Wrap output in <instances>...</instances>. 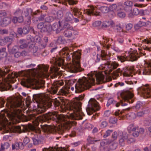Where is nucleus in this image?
<instances>
[{
  "mask_svg": "<svg viewBox=\"0 0 151 151\" xmlns=\"http://www.w3.org/2000/svg\"><path fill=\"white\" fill-rule=\"evenodd\" d=\"M129 109H123L122 111L118 110L115 112L114 113L115 115L116 116H118L119 117H120V119L123 117L124 116L129 115L128 111Z\"/></svg>",
  "mask_w": 151,
  "mask_h": 151,
  "instance_id": "22",
  "label": "nucleus"
},
{
  "mask_svg": "<svg viewBox=\"0 0 151 151\" xmlns=\"http://www.w3.org/2000/svg\"><path fill=\"white\" fill-rule=\"evenodd\" d=\"M117 15L120 18H123L125 17L126 14L123 11H119V10L117 12Z\"/></svg>",
  "mask_w": 151,
  "mask_h": 151,
  "instance_id": "47",
  "label": "nucleus"
},
{
  "mask_svg": "<svg viewBox=\"0 0 151 151\" xmlns=\"http://www.w3.org/2000/svg\"><path fill=\"white\" fill-rule=\"evenodd\" d=\"M18 142H16L14 144L12 145V149L13 150L16 149V150H18Z\"/></svg>",
  "mask_w": 151,
  "mask_h": 151,
  "instance_id": "63",
  "label": "nucleus"
},
{
  "mask_svg": "<svg viewBox=\"0 0 151 151\" xmlns=\"http://www.w3.org/2000/svg\"><path fill=\"white\" fill-rule=\"evenodd\" d=\"M96 9L97 8L96 7H94L92 6L91 7L90 9L87 10L86 13L88 15L92 14L95 15H100V13L96 11Z\"/></svg>",
  "mask_w": 151,
  "mask_h": 151,
  "instance_id": "26",
  "label": "nucleus"
},
{
  "mask_svg": "<svg viewBox=\"0 0 151 151\" xmlns=\"http://www.w3.org/2000/svg\"><path fill=\"white\" fill-rule=\"evenodd\" d=\"M69 88L63 87L59 91V93L60 95H66L69 93Z\"/></svg>",
  "mask_w": 151,
  "mask_h": 151,
  "instance_id": "36",
  "label": "nucleus"
},
{
  "mask_svg": "<svg viewBox=\"0 0 151 151\" xmlns=\"http://www.w3.org/2000/svg\"><path fill=\"white\" fill-rule=\"evenodd\" d=\"M11 18L10 17H6L4 18L1 22L3 26H6L10 23Z\"/></svg>",
  "mask_w": 151,
  "mask_h": 151,
  "instance_id": "29",
  "label": "nucleus"
},
{
  "mask_svg": "<svg viewBox=\"0 0 151 151\" xmlns=\"http://www.w3.org/2000/svg\"><path fill=\"white\" fill-rule=\"evenodd\" d=\"M64 60L60 57L53 58L52 61H51L50 62H52L53 64L50 67V70L52 75L51 77L53 78L58 77H60L62 75V72L59 70V67L63 66V63Z\"/></svg>",
  "mask_w": 151,
  "mask_h": 151,
  "instance_id": "8",
  "label": "nucleus"
},
{
  "mask_svg": "<svg viewBox=\"0 0 151 151\" xmlns=\"http://www.w3.org/2000/svg\"><path fill=\"white\" fill-rule=\"evenodd\" d=\"M52 18L48 15H46V17L45 18V21L46 22H52Z\"/></svg>",
  "mask_w": 151,
  "mask_h": 151,
  "instance_id": "53",
  "label": "nucleus"
},
{
  "mask_svg": "<svg viewBox=\"0 0 151 151\" xmlns=\"http://www.w3.org/2000/svg\"><path fill=\"white\" fill-rule=\"evenodd\" d=\"M32 111L29 110V109L28 110L26 111L27 114L28 115L26 117V121H28L31 119H35L36 120V117L35 116L36 115L35 114H29L30 113H32Z\"/></svg>",
  "mask_w": 151,
  "mask_h": 151,
  "instance_id": "25",
  "label": "nucleus"
},
{
  "mask_svg": "<svg viewBox=\"0 0 151 151\" xmlns=\"http://www.w3.org/2000/svg\"><path fill=\"white\" fill-rule=\"evenodd\" d=\"M99 109L98 103L96 100L94 99H91L88 102V107L86 108V111L88 115H91L93 112Z\"/></svg>",
  "mask_w": 151,
  "mask_h": 151,
  "instance_id": "12",
  "label": "nucleus"
},
{
  "mask_svg": "<svg viewBox=\"0 0 151 151\" xmlns=\"http://www.w3.org/2000/svg\"><path fill=\"white\" fill-rule=\"evenodd\" d=\"M45 24L43 22H41L37 25V27L38 29H41L42 32L43 31V28H44Z\"/></svg>",
  "mask_w": 151,
  "mask_h": 151,
  "instance_id": "46",
  "label": "nucleus"
},
{
  "mask_svg": "<svg viewBox=\"0 0 151 151\" xmlns=\"http://www.w3.org/2000/svg\"><path fill=\"white\" fill-rule=\"evenodd\" d=\"M20 76L19 73H12L10 74H9L8 77L4 78L0 83V91H2L10 89L12 87L11 83L14 82L12 79Z\"/></svg>",
  "mask_w": 151,
  "mask_h": 151,
  "instance_id": "9",
  "label": "nucleus"
},
{
  "mask_svg": "<svg viewBox=\"0 0 151 151\" xmlns=\"http://www.w3.org/2000/svg\"><path fill=\"white\" fill-rule=\"evenodd\" d=\"M4 39L6 44L8 42H11L13 40V39L10 36L6 37L4 38Z\"/></svg>",
  "mask_w": 151,
  "mask_h": 151,
  "instance_id": "50",
  "label": "nucleus"
},
{
  "mask_svg": "<svg viewBox=\"0 0 151 151\" xmlns=\"http://www.w3.org/2000/svg\"><path fill=\"white\" fill-rule=\"evenodd\" d=\"M118 134L116 132H114L112 134V138L114 140H116L117 138Z\"/></svg>",
  "mask_w": 151,
  "mask_h": 151,
  "instance_id": "62",
  "label": "nucleus"
},
{
  "mask_svg": "<svg viewBox=\"0 0 151 151\" xmlns=\"http://www.w3.org/2000/svg\"><path fill=\"white\" fill-rule=\"evenodd\" d=\"M52 31V26L49 24H45L44 28H43V32H47L50 33Z\"/></svg>",
  "mask_w": 151,
  "mask_h": 151,
  "instance_id": "35",
  "label": "nucleus"
},
{
  "mask_svg": "<svg viewBox=\"0 0 151 151\" xmlns=\"http://www.w3.org/2000/svg\"><path fill=\"white\" fill-rule=\"evenodd\" d=\"M145 114V111H142L137 113V116L141 117L142 116Z\"/></svg>",
  "mask_w": 151,
  "mask_h": 151,
  "instance_id": "59",
  "label": "nucleus"
},
{
  "mask_svg": "<svg viewBox=\"0 0 151 151\" xmlns=\"http://www.w3.org/2000/svg\"><path fill=\"white\" fill-rule=\"evenodd\" d=\"M139 57V54L136 50H134L132 51L129 55V60L131 61H134L137 60Z\"/></svg>",
  "mask_w": 151,
  "mask_h": 151,
  "instance_id": "21",
  "label": "nucleus"
},
{
  "mask_svg": "<svg viewBox=\"0 0 151 151\" xmlns=\"http://www.w3.org/2000/svg\"><path fill=\"white\" fill-rule=\"evenodd\" d=\"M121 96L124 101L129 102V104L133 102V94L129 91H124L121 93Z\"/></svg>",
  "mask_w": 151,
  "mask_h": 151,
  "instance_id": "14",
  "label": "nucleus"
},
{
  "mask_svg": "<svg viewBox=\"0 0 151 151\" xmlns=\"http://www.w3.org/2000/svg\"><path fill=\"white\" fill-rule=\"evenodd\" d=\"M38 68L40 70H42V71H43L45 72H47L48 71V68L46 67H41L40 65H38Z\"/></svg>",
  "mask_w": 151,
  "mask_h": 151,
  "instance_id": "52",
  "label": "nucleus"
},
{
  "mask_svg": "<svg viewBox=\"0 0 151 151\" xmlns=\"http://www.w3.org/2000/svg\"><path fill=\"white\" fill-rule=\"evenodd\" d=\"M22 11L20 9L17 10L14 13V14L16 16H20L22 15Z\"/></svg>",
  "mask_w": 151,
  "mask_h": 151,
  "instance_id": "48",
  "label": "nucleus"
},
{
  "mask_svg": "<svg viewBox=\"0 0 151 151\" xmlns=\"http://www.w3.org/2000/svg\"><path fill=\"white\" fill-rule=\"evenodd\" d=\"M65 19L67 22L71 21L73 19V14L70 12H67L65 15Z\"/></svg>",
  "mask_w": 151,
  "mask_h": 151,
  "instance_id": "30",
  "label": "nucleus"
},
{
  "mask_svg": "<svg viewBox=\"0 0 151 151\" xmlns=\"http://www.w3.org/2000/svg\"><path fill=\"white\" fill-rule=\"evenodd\" d=\"M110 42L109 39L104 37V83L111 80L110 73L113 69H116L119 66V64L116 62L109 60L111 55L109 51Z\"/></svg>",
  "mask_w": 151,
  "mask_h": 151,
  "instance_id": "6",
  "label": "nucleus"
},
{
  "mask_svg": "<svg viewBox=\"0 0 151 151\" xmlns=\"http://www.w3.org/2000/svg\"><path fill=\"white\" fill-rule=\"evenodd\" d=\"M111 104H115V106L116 107H119L120 105V103H117L116 101L114 100L112 98H110L108 99L107 103L106 104V106L108 107Z\"/></svg>",
  "mask_w": 151,
  "mask_h": 151,
  "instance_id": "33",
  "label": "nucleus"
},
{
  "mask_svg": "<svg viewBox=\"0 0 151 151\" xmlns=\"http://www.w3.org/2000/svg\"><path fill=\"white\" fill-rule=\"evenodd\" d=\"M142 106V103L140 102H138L135 106L133 107V109L135 110H138L141 108Z\"/></svg>",
  "mask_w": 151,
  "mask_h": 151,
  "instance_id": "43",
  "label": "nucleus"
},
{
  "mask_svg": "<svg viewBox=\"0 0 151 151\" xmlns=\"http://www.w3.org/2000/svg\"><path fill=\"white\" fill-rule=\"evenodd\" d=\"M63 29L62 27L60 21V20L58 22V23H54L52 27V30L55 31L56 33L58 34L60 33V31L63 30Z\"/></svg>",
  "mask_w": 151,
  "mask_h": 151,
  "instance_id": "20",
  "label": "nucleus"
},
{
  "mask_svg": "<svg viewBox=\"0 0 151 151\" xmlns=\"http://www.w3.org/2000/svg\"><path fill=\"white\" fill-rule=\"evenodd\" d=\"M37 71V70L35 68L28 70L25 74V76L24 79L21 81L22 85L27 88L35 86V87L36 89L42 88L45 84V81H42V84H40L41 82L40 81L34 79L32 77V74L36 73Z\"/></svg>",
  "mask_w": 151,
  "mask_h": 151,
  "instance_id": "7",
  "label": "nucleus"
},
{
  "mask_svg": "<svg viewBox=\"0 0 151 151\" xmlns=\"http://www.w3.org/2000/svg\"><path fill=\"white\" fill-rule=\"evenodd\" d=\"M6 48H3L0 49V53L2 54L3 55L6 56L7 55L6 53Z\"/></svg>",
  "mask_w": 151,
  "mask_h": 151,
  "instance_id": "56",
  "label": "nucleus"
},
{
  "mask_svg": "<svg viewBox=\"0 0 151 151\" xmlns=\"http://www.w3.org/2000/svg\"><path fill=\"white\" fill-rule=\"evenodd\" d=\"M85 96L84 94L79 96L78 97L76 98L73 101H70L68 100H65L63 101V104L66 105V109L70 110H72L74 112L72 113L69 116H66V118L68 120L70 119L74 120L81 119L83 116H85L84 113L81 110L82 103L80 101L82 100Z\"/></svg>",
  "mask_w": 151,
  "mask_h": 151,
  "instance_id": "4",
  "label": "nucleus"
},
{
  "mask_svg": "<svg viewBox=\"0 0 151 151\" xmlns=\"http://www.w3.org/2000/svg\"><path fill=\"white\" fill-rule=\"evenodd\" d=\"M42 151H68L64 148H56L50 147L49 148H44Z\"/></svg>",
  "mask_w": 151,
  "mask_h": 151,
  "instance_id": "28",
  "label": "nucleus"
},
{
  "mask_svg": "<svg viewBox=\"0 0 151 151\" xmlns=\"http://www.w3.org/2000/svg\"><path fill=\"white\" fill-rule=\"evenodd\" d=\"M32 140L33 143L35 145H38L41 142L40 136H38L37 135H35L32 138Z\"/></svg>",
  "mask_w": 151,
  "mask_h": 151,
  "instance_id": "31",
  "label": "nucleus"
},
{
  "mask_svg": "<svg viewBox=\"0 0 151 151\" xmlns=\"http://www.w3.org/2000/svg\"><path fill=\"white\" fill-rule=\"evenodd\" d=\"M113 24V21L111 20L106 21L104 22V27H108L112 25Z\"/></svg>",
  "mask_w": 151,
  "mask_h": 151,
  "instance_id": "49",
  "label": "nucleus"
},
{
  "mask_svg": "<svg viewBox=\"0 0 151 151\" xmlns=\"http://www.w3.org/2000/svg\"><path fill=\"white\" fill-rule=\"evenodd\" d=\"M8 30L6 29H0V34L1 35L7 34Z\"/></svg>",
  "mask_w": 151,
  "mask_h": 151,
  "instance_id": "54",
  "label": "nucleus"
},
{
  "mask_svg": "<svg viewBox=\"0 0 151 151\" xmlns=\"http://www.w3.org/2000/svg\"><path fill=\"white\" fill-rule=\"evenodd\" d=\"M10 44H9L7 46L9 52L10 54H12L15 52L17 50V47L15 46L12 47H10Z\"/></svg>",
  "mask_w": 151,
  "mask_h": 151,
  "instance_id": "38",
  "label": "nucleus"
},
{
  "mask_svg": "<svg viewBox=\"0 0 151 151\" xmlns=\"http://www.w3.org/2000/svg\"><path fill=\"white\" fill-rule=\"evenodd\" d=\"M17 129L18 130H20L19 132V133L22 132V130H23V132L29 131L30 130L34 131L36 133H40V132L39 130H37L36 127L31 124L24 126L22 129H21L20 126H18L17 127Z\"/></svg>",
  "mask_w": 151,
  "mask_h": 151,
  "instance_id": "17",
  "label": "nucleus"
},
{
  "mask_svg": "<svg viewBox=\"0 0 151 151\" xmlns=\"http://www.w3.org/2000/svg\"><path fill=\"white\" fill-rule=\"evenodd\" d=\"M139 13V10L137 8H135L133 9L132 8V10L128 13V15L129 17H133L134 15H138Z\"/></svg>",
  "mask_w": 151,
  "mask_h": 151,
  "instance_id": "27",
  "label": "nucleus"
},
{
  "mask_svg": "<svg viewBox=\"0 0 151 151\" xmlns=\"http://www.w3.org/2000/svg\"><path fill=\"white\" fill-rule=\"evenodd\" d=\"M119 143L121 146L124 145V141L127 139V136L126 134H123L122 132H119Z\"/></svg>",
  "mask_w": 151,
  "mask_h": 151,
  "instance_id": "23",
  "label": "nucleus"
},
{
  "mask_svg": "<svg viewBox=\"0 0 151 151\" xmlns=\"http://www.w3.org/2000/svg\"><path fill=\"white\" fill-rule=\"evenodd\" d=\"M20 44L19 47L21 49H24L26 48L28 46V44L26 41L24 39L20 40L19 42Z\"/></svg>",
  "mask_w": 151,
  "mask_h": 151,
  "instance_id": "32",
  "label": "nucleus"
},
{
  "mask_svg": "<svg viewBox=\"0 0 151 151\" xmlns=\"http://www.w3.org/2000/svg\"><path fill=\"white\" fill-rule=\"evenodd\" d=\"M69 4L71 5H73L75 4H76L77 2L74 1L73 0H66Z\"/></svg>",
  "mask_w": 151,
  "mask_h": 151,
  "instance_id": "64",
  "label": "nucleus"
},
{
  "mask_svg": "<svg viewBox=\"0 0 151 151\" xmlns=\"http://www.w3.org/2000/svg\"><path fill=\"white\" fill-rule=\"evenodd\" d=\"M142 72L144 75L151 74V61L149 63L147 67L139 71V74H141Z\"/></svg>",
  "mask_w": 151,
  "mask_h": 151,
  "instance_id": "19",
  "label": "nucleus"
},
{
  "mask_svg": "<svg viewBox=\"0 0 151 151\" xmlns=\"http://www.w3.org/2000/svg\"><path fill=\"white\" fill-rule=\"evenodd\" d=\"M117 58L118 60L120 61L122 63L129 60L127 56L125 57L124 56H117Z\"/></svg>",
  "mask_w": 151,
  "mask_h": 151,
  "instance_id": "41",
  "label": "nucleus"
},
{
  "mask_svg": "<svg viewBox=\"0 0 151 151\" xmlns=\"http://www.w3.org/2000/svg\"><path fill=\"white\" fill-rule=\"evenodd\" d=\"M64 83V82L63 80L54 82L52 87V89L51 91V93L54 94L56 93L57 92L58 88L60 86H63Z\"/></svg>",
  "mask_w": 151,
  "mask_h": 151,
  "instance_id": "18",
  "label": "nucleus"
},
{
  "mask_svg": "<svg viewBox=\"0 0 151 151\" xmlns=\"http://www.w3.org/2000/svg\"><path fill=\"white\" fill-rule=\"evenodd\" d=\"M138 91L144 98L151 97V88L148 86H144L138 88Z\"/></svg>",
  "mask_w": 151,
  "mask_h": 151,
  "instance_id": "13",
  "label": "nucleus"
},
{
  "mask_svg": "<svg viewBox=\"0 0 151 151\" xmlns=\"http://www.w3.org/2000/svg\"><path fill=\"white\" fill-rule=\"evenodd\" d=\"M117 121V118L114 117H111L109 119V122L110 123L112 124H114L116 123Z\"/></svg>",
  "mask_w": 151,
  "mask_h": 151,
  "instance_id": "45",
  "label": "nucleus"
},
{
  "mask_svg": "<svg viewBox=\"0 0 151 151\" xmlns=\"http://www.w3.org/2000/svg\"><path fill=\"white\" fill-rule=\"evenodd\" d=\"M102 72H91V73L88 74L87 78L83 77L81 79H79L75 86V92L76 93L81 92L85 89L91 88L92 86L94 85L95 78L96 79L97 84L102 83L104 82V76Z\"/></svg>",
  "mask_w": 151,
  "mask_h": 151,
  "instance_id": "3",
  "label": "nucleus"
},
{
  "mask_svg": "<svg viewBox=\"0 0 151 151\" xmlns=\"http://www.w3.org/2000/svg\"><path fill=\"white\" fill-rule=\"evenodd\" d=\"M71 9L73 11L74 13V15L75 16H77L78 14L79 17H80V15L82 13L80 12L79 10L76 8H73V9L72 8Z\"/></svg>",
  "mask_w": 151,
  "mask_h": 151,
  "instance_id": "42",
  "label": "nucleus"
},
{
  "mask_svg": "<svg viewBox=\"0 0 151 151\" xmlns=\"http://www.w3.org/2000/svg\"><path fill=\"white\" fill-rule=\"evenodd\" d=\"M46 96V99L47 102L46 104V106H47L48 107H51L52 106V104L54 107L56 109H58L59 107L61 109L64 110L66 109V105H64L63 104V101L66 99H59V100L57 99H52L48 97V96L45 95Z\"/></svg>",
  "mask_w": 151,
  "mask_h": 151,
  "instance_id": "10",
  "label": "nucleus"
},
{
  "mask_svg": "<svg viewBox=\"0 0 151 151\" xmlns=\"http://www.w3.org/2000/svg\"><path fill=\"white\" fill-rule=\"evenodd\" d=\"M132 26L133 25L132 24L129 23L127 24L126 26V30H130L132 28Z\"/></svg>",
  "mask_w": 151,
  "mask_h": 151,
  "instance_id": "60",
  "label": "nucleus"
},
{
  "mask_svg": "<svg viewBox=\"0 0 151 151\" xmlns=\"http://www.w3.org/2000/svg\"><path fill=\"white\" fill-rule=\"evenodd\" d=\"M63 15V13L62 11L59 10L57 13V17L58 19L62 18Z\"/></svg>",
  "mask_w": 151,
  "mask_h": 151,
  "instance_id": "51",
  "label": "nucleus"
},
{
  "mask_svg": "<svg viewBox=\"0 0 151 151\" xmlns=\"http://www.w3.org/2000/svg\"><path fill=\"white\" fill-rule=\"evenodd\" d=\"M6 107L8 110H4L0 114V124L3 127L4 133H12L15 132L13 131L7 124H9L7 116L14 124L17 122L19 117L21 110L18 108H22L23 102L20 99L16 97H10L8 98Z\"/></svg>",
  "mask_w": 151,
  "mask_h": 151,
  "instance_id": "1",
  "label": "nucleus"
},
{
  "mask_svg": "<svg viewBox=\"0 0 151 151\" xmlns=\"http://www.w3.org/2000/svg\"><path fill=\"white\" fill-rule=\"evenodd\" d=\"M127 130L129 133L133 132L137 130H138V127L137 126H135L133 124L129 125L127 127Z\"/></svg>",
  "mask_w": 151,
  "mask_h": 151,
  "instance_id": "34",
  "label": "nucleus"
},
{
  "mask_svg": "<svg viewBox=\"0 0 151 151\" xmlns=\"http://www.w3.org/2000/svg\"><path fill=\"white\" fill-rule=\"evenodd\" d=\"M113 131V130H107L106 131L105 133L104 134V137L105 136L106 137L109 136L110 135L111 133Z\"/></svg>",
  "mask_w": 151,
  "mask_h": 151,
  "instance_id": "55",
  "label": "nucleus"
},
{
  "mask_svg": "<svg viewBox=\"0 0 151 151\" xmlns=\"http://www.w3.org/2000/svg\"><path fill=\"white\" fill-rule=\"evenodd\" d=\"M101 22L100 21H96L93 23V25L94 27H96L99 26L101 24Z\"/></svg>",
  "mask_w": 151,
  "mask_h": 151,
  "instance_id": "57",
  "label": "nucleus"
},
{
  "mask_svg": "<svg viewBox=\"0 0 151 151\" xmlns=\"http://www.w3.org/2000/svg\"><path fill=\"white\" fill-rule=\"evenodd\" d=\"M134 3L132 1L127 0L120 5L122 8L121 10L124 11L128 14L132 10V7Z\"/></svg>",
  "mask_w": 151,
  "mask_h": 151,
  "instance_id": "15",
  "label": "nucleus"
},
{
  "mask_svg": "<svg viewBox=\"0 0 151 151\" xmlns=\"http://www.w3.org/2000/svg\"><path fill=\"white\" fill-rule=\"evenodd\" d=\"M33 30L32 27L29 26H25L23 28V34H24L28 33L31 30Z\"/></svg>",
  "mask_w": 151,
  "mask_h": 151,
  "instance_id": "40",
  "label": "nucleus"
},
{
  "mask_svg": "<svg viewBox=\"0 0 151 151\" xmlns=\"http://www.w3.org/2000/svg\"><path fill=\"white\" fill-rule=\"evenodd\" d=\"M30 141L29 139L27 137H25L24 138L23 141V143L24 145L28 143Z\"/></svg>",
  "mask_w": 151,
  "mask_h": 151,
  "instance_id": "58",
  "label": "nucleus"
},
{
  "mask_svg": "<svg viewBox=\"0 0 151 151\" xmlns=\"http://www.w3.org/2000/svg\"><path fill=\"white\" fill-rule=\"evenodd\" d=\"M46 96L45 94H41L38 95V99L39 103L42 105L39 107L37 109V114H41L45 112L47 109L50 107L46 105L47 102L46 99Z\"/></svg>",
  "mask_w": 151,
  "mask_h": 151,
  "instance_id": "11",
  "label": "nucleus"
},
{
  "mask_svg": "<svg viewBox=\"0 0 151 151\" xmlns=\"http://www.w3.org/2000/svg\"><path fill=\"white\" fill-rule=\"evenodd\" d=\"M74 31L73 27L70 26L67 29L64 31V35L67 37H69L72 36V33Z\"/></svg>",
  "mask_w": 151,
  "mask_h": 151,
  "instance_id": "24",
  "label": "nucleus"
},
{
  "mask_svg": "<svg viewBox=\"0 0 151 151\" xmlns=\"http://www.w3.org/2000/svg\"><path fill=\"white\" fill-rule=\"evenodd\" d=\"M145 24L146 23L145 22L139 21L134 25V28L135 30H137L141 27L145 26Z\"/></svg>",
  "mask_w": 151,
  "mask_h": 151,
  "instance_id": "37",
  "label": "nucleus"
},
{
  "mask_svg": "<svg viewBox=\"0 0 151 151\" xmlns=\"http://www.w3.org/2000/svg\"><path fill=\"white\" fill-rule=\"evenodd\" d=\"M70 52L68 47L63 48L59 52L60 56L68 59H70L71 55L72 63L68 64L66 66L68 71L71 73H76L84 70V69L81 67L80 53L78 52L70 53Z\"/></svg>",
  "mask_w": 151,
  "mask_h": 151,
  "instance_id": "5",
  "label": "nucleus"
},
{
  "mask_svg": "<svg viewBox=\"0 0 151 151\" xmlns=\"http://www.w3.org/2000/svg\"><path fill=\"white\" fill-rule=\"evenodd\" d=\"M43 122H47L50 120L55 121L60 123L59 128L55 126L48 125L47 124L41 125V128L45 132L48 133H58L62 134L63 129H69L73 125H76V122L74 121L68 120L66 115H59L56 111L49 112L43 115L41 118Z\"/></svg>",
  "mask_w": 151,
  "mask_h": 151,
  "instance_id": "2",
  "label": "nucleus"
},
{
  "mask_svg": "<svg viewBox=\"0 0 151 151\" xmlns=\"http://www.w3.org/2000/svg\"><path fill=\"white\" fill-rule=\"evenodd\" d=\"M131 70L129 68H124L122 72L120 68H118L115 71H114L113 73L114 75L118 77L119 75V73L121 74V73H123V75L125 76H132L131 74Z\"/></svg>",
  "mask_w": 151,
  "mask_h": 151,
  "instance_id": "16",
  "label": "nucleus"
},
{
  "mask_svg": "<svg viewBox=\"0 0 151 151\" xmlns=\"http://www.w3.org/2000/svg\"><path fill=\"white\" fill-rule=\"evenodd\" d=\"M9 71V69L6 68L4 71L0 69V77H3V76L8 73Z\"/></svg>",
  "mask_w": 151,
  "mask_h": 151,
  "instance_id": "44",
  "label": "nucleus"
},
{
  "mask_svg": "<svg viewBox=\"0 0 151 151\" xmlns=\"http://www.w3.org/2000/svg\"><path fill=\"white\" fill-rule=\"evenodd\" d=\"M139 132L137 130L133 131L132 133L133 136L135 137H137L139 135Z\"/></svg>",
  "mask_w": 151,
  "mask_h": 151,
  "instance_id": "61",
  "label": "nucleus"
},
{
  "mask_svg": "<svg viewBox=\"0 0 151 151\" xmlns=\"http://www.w3.org/2000/svg\"><path fill=\"white\" fill-rule=\"evenodd\" d=\"M111 9L112 11L116 10L118 11L119 10H121L122 8L121 7L120 5H117L116 4H113L111 6Z\"/></svg>",
  "mask_w": 151,
  "mask_h": 151,
  "instance_id": "39",
  "label": "nucleus"
}]
</instances>
